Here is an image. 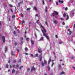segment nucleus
<instances>
[{"instance_id": "1", "label": "nucleus", "mask_w": 75, "mask_h": 75, "mask_svg": "<svg viewBox=\"0 0 75 75\" xmlns=\"http://www.w3.org/2000/svg\"><path fill=\"white\" fill-rule=\"evenodd\" d=\"M41 26L43 28V30H42V31L43 33V35L44 36H45V37L47 38V40H50V38H49V37H48V36H47V35L45 34V33L46 32H47V31H46V30L45 29V28L42 25H41Z\"/></svg>"}, {"instance_id": "2", "label": "nucleus", "mask_w": 75, "mask_h": 75, "mask_svg": "<svg viewBox=\"0 0 75 75\" xmlns=\"http://www.w3.org/2000/svg\"><path fill=\"white\" fill-rule=\"evenodd\" d=\"M71 17H73L74 16V11H71L70 13Z\"/></svg>"}, {"instance_id": "3", "label": "nucleus", "mask_w": 75, "mask_h": 75, "mask_svg": "<svg viewBox=\"0 0 75 75\" xmlns=\"http://www.w3.org/2000/svg\"><path fill=\"white\" fill-rule=\"evenodd\" d=\"M2 39L3 42H5V37L4 36H3L2 37Z\"/></svg>"}, {"instance_id": "4", "label": "nucleus", "mask_w": 75, "mask_h": 75, "mask_svg": "<svg viewBox=\"0 0 75 75\" xmlns=\"http://www.w3.org/2000/svg\"><path fill=\"white\" fill-rule=\"evenodd\" d=\"M35 68H34V66H33L32 68L31 69V71H35Z\"/></svg>"}, {"instance_id": "5", "label": "nucleus", "mask_w": 75, "mask_h": 75, "mask_svg": "<svg viewBox=\"0 0 75 75\" xmlns=\"http://www.w3.org/2000/svg\"><path fill=\"white\" fill-rule=\"evenodd\" d=\"M53 23H54V24H58V21H57L55 20H54V21H53Z\"/></svg>"}, {"instance_id": "6", "label": "nucleus", "mask_w": 75, "mask_h": 75, "mask_svg": "<svg viewBox=\"0 0 75 75\" xmlns=\"http://www.w3.org/2000/svg\"><path fill=\"white\" fill-rule=\"evenodd\" d=\"M54 13H55V14H56V15H57V16H58V12L56 11H54Z\"/></svg>"}, {"instance_id": "7", "label": "nucleus", "mask_w": 75, "mask_h": 75, "mask_svg": "<svg viewBox=\"0 0 75 75\" xmlns=\"http://www.w3.org/2000/svg\"><path fill=\"white\" fill-rule=\"evenodd\" d=\"M39 57L40 58V61H41L42 60V56H40Z\"/></svg>"}, {"instance_id": "8", "label": "nucleus", "mask_w": 75, "mask_h": 75, "mask_svg": "<svg viewBox=\"0 0 75 75\" xmlns=\"http://www.w3.org/2000/svg\"><path fill=\"white\" fill-rule=\"evenodd\" d=\"M30 56L32 58H35V56L33 54H30Z\"/></svg>"}, {"instance_id": "9", "label": "nucleus", "mask_w": 75, "mask_h": 75, "mask_svg": "<svg viewBox=\"0 0 75 75\" xmlns=\"http://www.w3.org/2000/svg\"><path fill=\"white\" fill-rule=\"evenodd\" d=\"M47 9H48V8H47V7L45 6V11L46 13H47Z\"/></svg>"}, {"instance_id": "10", "label": "nucleus", "mask_w": 75, "mask_h": 75, "mask_svg": "<svg viewBox=\"0 0 75 75\" xmlns=\"http://www.w3.org/2000/svg\"><path fill=\"white\" fill-rule=\"evenodd\" d=\"M38 51L39 53H41V52L42 51L41 50L38 49Z\"/></svg>"}, {"instance_id": "11", "label": "nucleus", "mask_w": 75, "mask_h": 75, "mask_svg": "<svg viewBox=\"0 0 75 75\" xmlns=\"http://www.w3.org/2000/svg\"><path fill=\"white\" fill-rule=\"evenodd\" d=\"M11 55H15V52H11Z\"/></svg>"}, {"instance_id": "12", "label": "nucleus", "mask_w": 75, "mask_h": 75, "mask_svg": "<svg viewBox=\"0 0 75 75\" xmlns=\"http://www.w3.org/2000/svg\"><path fill=\"white\" fill-rule=\"evenodd\" d=\"M39 21V20H38V21H37L36 23H38V24H39V25H41H41H42L41 24V23H38V22Z\"/></svg>"}, {"instance_id": "13", "label": "nucleus", "mask_w": 75, "mask_h": 75, "mask_svg": "<svg viewBox=\"0 0 75 75\" xmlns=\"http://www.w3.org/2000/svg\"><path fill=\"white\" fill-rule=\"evenodd\" d=\"M55 15V13H54V12L53 13L52 15H51V17H54V16Z\"/></svg>"}, {"instance_id": "14", "label": "nucleus", "mask_w": 75, "mask_h": 75, "mask_svg": "<svg viewBox=\"0 0 75 75\" xmlns=\"http://www.w3.org/2000/svg\"><path fill=\"white\" fill-rule=\"evenodd\" d=\"M31 44H32L33 45L34 44V41H33V40H31Z\"/></svg>"}, {"instance_id": "15", "label": "nucleus", "mask_w": 75, "mask_h": 75, "mask_svg": "<svg viewBox=\"0 0 75 75\" xmlns=\"http://www.w3.org/2000/svg\"><path fill=\"white\" fill-rule=\"evenodd\" d=\"M34 9H35V11H37L38 10L36 6H35L34 7Z\"/></svg>"}, {"instance_id": "16", "label": "nucleus", "mask_w": 75, "mask_h": 75, "mask_svg": "<svg viewBox=\"0 0 75 75\" xmlns=\"http://www.w3.org/2000/svg\"><path fill=\"white\" fill-rule=\"evenodd\" d=\"M44 63L45 64H47V61H46V60H44Z\"/></svg>"}, {"instance_id": "17", "label": "nucleus", "mask_w": 75, "mask_h": 75, "mask_svg": "<svg viewBox=\"0 0 75 75\" xmlns=\"http://www.w3.org/2000/svg\"><path fill=\"white\" fill-rule=\"evenodd\" d=\"M71 59H74V56H71Z\"/></svg>"}, {"instance_id": "18", "label": "nucleus", "mask_w": 75, "mask_h": 75, "mask_svg": "<svg viewBox=\"0 0 75 75\" xmlns=\"http://www.w3.org/2000/svg\"><path fill=\"white\" fill-rule=\"evenodd\" d=\"M64 74H65V72H62L61 73H60V75H64Z\"/></svg>"}, {"instance_id": "19", "label": "nucleus", "mask_w": 75, "mask_h": 75, "mask_svg": "<svg viewBox=\"0 0 75 75\" xmlns=\"http://www.w3.org/2000/svg\"><path fill=\"white\" fill-rule=\"evenodd\" d=\"M21 4V3L19 2L18 3V7H20V4Z\"/></svg>"}, {"instance_id": "20", "label": "nucleus", "mask_w": 75, "mask_h": 75, "mask_svg": "<svg viewBox=\"0 0 75 75\" xmlns=\"http://www.w3.org/2000/svg\"><path fill=\"white\" fill-rule=\"evenodd\" d=\"M14 72H15V70H14V69H13L12 70V73L13 74L14 73Z\"/></svg>"}, {"instance_id": "21", "label": "nucleus", "mask_w": 75, "mask_h": 75, "mask_svg": "<svg viewBox=\"0 0 75 75\" xmlns=\"http://www.w3.org/2000/svg\"><path fill=\"white\" fill-rule=\"evenodd\" d=\"M50 62H51V58H50L48 62V64H50Z\"/></svg>"}, {"instance_id": "22", "label": "nucleus", "mask_w": 75, "mask_h": 75, "mask_svg": "<svg viewBox=\"0 0 75 75\" xmlns=\"http://www.w3.org/2000/svg\"><path fill=\"white\" fill-rule=\"evenodd\" d=\"M7 47H5V52H6V51H7Z\"/></svg>"}, {"instance_id": "23", "label": "nucleus", "mask_w": 75, "mask_h": 75, "mask_svg": "<svg viewBox=\"0 0 75 75\" xmlns=\"http://www.w3.org/2000/svg\"><path fill=\"white\" fill-rule=\"evenodd\" d=\"M70 2L71 3H73L74 0H70Z\"/></svg>"}, {"instance_id": "24", "label": "nucleus", "mask_w": 75, "mask_h": 75, "mask_svg": "<svg viewBox=\"0 0 75 75\" xmlns=\"http://www.w3.org/2000/svg\"><path fill=\"white\" fill-rule=\"evenodd\" d=\"M59 68L60 69L61 68V66L60 65H59Z\"/></svg>"}, {"instance_id": "25", "label": "nucleus", "mask_w": 75, "mask_h": 75, "mask_svg": "<svg viewBox=\"0 0 75 75\" xmlns=\"http://www.w3.org/2000/svg\"><path fill=\"white\" fill-rule=\"evenodd\" d=\"M42 3H43V4H44H44H45V2L44 1V0H43L42 1Z\"/></svg>"}, {"instance_id": "26", "label": "nucleus", "mask_w": 75, "mask_h": 75, "mask_svg": "<svg viewBox=\"0 0 75 75\" xmlns=\"http://www.w3.org/2000/svg\"><path fill=\"white\" fill-rule=\"evenodd\" d=\"M47 68L49 71H50V67L49 66L47 67Z\"/></svg>"}, {"instance_id": "27", "label": "nucleus", "mask_w": 75, "mask_h": 75, "mask_svg": "<svg viewBox=\"0 0 75 75\" xmlns=\"http://www.w3.org/2000/svg\"><path fill=\"white\" fill-rule=\"evenodd\" d=\"M68 31H69V33L71 34V31H70V29H69L68 30Z\"/></svg>"}, {"instance_id": "28", "label": "nucleus", "mask_w": 75, "mask_h": 75, "mask_svg": "<svg viewBox=\"0 0 75 75\" xmlns=\"http://www.w3.org/2000/svg\"><path fill=\"white\" fill-rule=\"evenodd\" d=\"M69 18V16H68V15L67 16V18H66L67 20H68V19Z\"/></svg>"}, {"instance_id": "29", "label": "nucleus", "mask_w": 75, "mask_h": 75, "mask_svg": "<svg viewBox=\"0 0 75 75\" xmlns=\"http://www.w3.org/2000/svg\"><path fill=\"white\" fill-rule=\"evenodd\" d=\"M43 39H44V38L42 37L41 38H40V40L42 41L43 40Z\"/></svg>"}, {"instance_id": "30", "label": "nucleus", "mask_w": 75, "mask_h": 75, "mask_svg": "<svg viewBox=\"0 0 75 75\" xmlns=\"http://www.w3.org/2000/svg\"><path fill=\"white\" fill-rule=\"evenodd\" d=\"M26 40L27 41H28L29 39V38H26Z\"/></svg>"}, {"instance_id": "31", "label": "nucleus", "mask_w": 75, "mask_h": 75, "mask_svg": "<svg viewBox=\"0 0 75 75\" xmlns=\"http://www.w3.org/2000/svg\"><path fill=\"white\" fill-rule=\"evenodd\" d=\"M15 17H16V16H15V15H14L12 16V18H15Z\"/></svg>"}, {"instance_id": "32", "label": "nucleus", "mask_w": 75, "mask_h": 75, "mask_svg": "<svg viewBox=\"0 0 75 75\" xmlns=\"http://www.w3.org/2000/svg\"><path fill=\"white\" fill-rule=\"evenodd\" d=\"M65 16H66V14L65 13H64L63 14V17H65Z\"/></svg>"}, {"instance_id": "33", "label": "nucleus", "mask_w": 75, "mask_h": 75, "mask_svg": "<svg viewBox=\"0 0 75 75\" xmlns=\"http://www.w3.org/2000/svg\"><path fill=\"white\" fill-rule=\"evenodd\" d=\"M23 23H24V21L23 20V21H22L21 24H23Z\"/></svg>"}, {"instance_id": "34", "label": "nucleus", "mask_w": 75, "mask_h": 75, "mask_svg": "<svg viewBox=\"0 0 75 75\" xmlns=\"http://www.w3.org/2000/svg\"><path fill=\"white\" fill-rule=\"evenodd\" d=\"M60 20H64V18H60Z\"/></svg>"}, {"instance_id": "35", "label": "nucleus", "mask_w": 75, "mask_h": 75, "mask_svg": "<svg viewBox=\"0 0 75 75\" xmlns=\"http://www.w3.org/2000/svg\"><path fill=\"white\" fill-rule=\"evenodd\" d=\"M30 9H31V8H27V10H28V11L30 10Z\"/></svg>"}, {"instance_id": "36", "label": "nucleus", "mask_w": 75, "mask_h": 75, "mask_svg": "<svg viewBox=\"0 0 75 75\" xmlns=\"http://www.w3.org/2000/svg\"><path fill=\"white\" fill-rule=\"evenodd\" d=\"M67 10H68V8L66 7V8H65V10L66 11H67Z\"/></svg>"}, {"instance_id": "37", "label": "nucleus", "mask_w": 75, "mask_h": 75, "mask_svg": "<svg viewBox=\"0 0 75 75\" xmlns=\"http://www.w3.org/2000/svg\"><path fill=\"white\" fill-rule=\"evenodd\" d=\"M56 4L57 5H58V2L57 1L56 2Z\"/></svg>"}, {"instance_id": "38", "label": "nucleus", "mask_w": 75, "mask_h": 75, "mask_svg": "<svg viewBox=\"0 0 75 75\" xmlns=\"http://www.w3.org/2000/svg\"><path fill=\"white\" fill-rule=\"evenodd\" d=\"M45 24H46V25H48V23H47V22L46 21L45 22Z\"/></svg>"}, {"instance_id": "39", "label": "nucleus", "mask_w": 75, "mask_h": 75, "mask_svg": "<svg viewBox=\"0 0 75 75\" xmlns=\"http://www.w3.org/2000/svg\"><path fill=\"white\" fill-rule=\"evenodd\" d=\"M30 70V68H28L27 69V71H29Z\"/></svg>"}, {"instance_id": "40", "label": "nucleus", "mask_w": 75, "mask_h": 75, "mask_svg": "<svg viewBox=\"0 0 75 75\" xmlns=\"http://www.w3.org/2000/svg\"><path fill=\"white\" fill-rule=\"evenodd\" d=\"M23 66H21V67L19 68L20 69H21V68H23Z\"/></svg>"}, {"instance_id": "41", "label": "nucleus", "mask_w": 75, "mask_h": 75, "mask_svg": "<svg viewBox=\"0 0 75 75\" xmlns=\"http://www.w3.org/2000/svg\"><path fill=\"white\" fill-rule=\"evenodd\" d=\"M62 25H65V22H63V23H62Z\"/></svg>"}, {"instance_id": "42", "label": "nucleus", "mask_w": 75, "mask_h": 75, "mask_svg": "<svg viewBox=\"0 0 75 75\" xmlns=\"http://www.w3.org/2000/svg\"><path fill=\"white\" fill-rule=\"evenodd\" d=\"M42 65L43 66H44V64L43 63H42Z\"/></svg>"}, {"instance_id": "43", "label": "nucleus", "mask_w": 75, "mask_h": 75, "mask_svg": "<svg viewBox=\"0 0 75 75\" xmlns=\"http://www.w3.org/2000/svg\"><path fill=\"white\" fill-rule=\"evenodd\" d=\"M8 64H7L6 65V68H8Z\"/></svg>"}, {"instance_id": "44", "label": "nucleus", "mask_w": 75, "mask_h": 75, "mask_svg": "<svg viewBox=\"0 0 75 75\" xmlns=\"http://www.w3.org/2000/svg\"><path fill=\"white\" fill-rule=\"evenodd\" d=\"M35 57H38V54L37 53H36V54H35Z\"/></svg>"}, {"instance_id": "45", "label": "nucleus", "mask_w": 75, "mask_h": 75, "mask_svg": "<svg viewBox=\"0 0 75 75\" xmlns=\"http://www.w3.org/2000/svg\"><path fill=\"white\" fill-rule=\"evenodd\" d=\"M15 45H17V42L15 43Z\"/></svg>"}, {"instance_id": "46", "label": "nucleus", "mask_w": 75, "mask_h": 75, "mask_svg": "<svg viewBox=\"0 0 75 75\" xmlns=\"http://www.w3.org/2000/svg\"><path fill=\"white\" fill-rule=\"evenodd\" d=\"M62 43V42H59V43L60 44H61V43Z\"/></svg>"}, {"instance_id": "47", "label": "nucleus", "mask_w": 75, "mask_h": 75, "mask_svg": "<svg viewBox=\"0 0 75 75\" xmlns=\"http://www.w3.org/2000/svg\"><path fill=\"white\" fill-rule=\"evenodd\" d=\"M13 34H16V31H13Z\"/></svg>"}, {"instance_id": "48", "label": "nucleus", "mask_w": 75, "mask_h": 75, "mask_svg": "<svg viewBox=\"0 0 75 75\" xmlns=\"http://www.w3.org/2000/svg\"><path fill=\"white\" fill-rule=\"evenodd\" d=\"M12 67H13V68H15V67H16V66L15 65H13Z\"/></svg>"}, {"instance_id": "49", "label": "nucleus", "mask_w": 75, "mask_h": 75, "mask_svg": "<svg viewBox=\"0 0 75 75\" xmlns=\"http://www.w3.org/2000/svg\"><path fill=\"white\" fill-rule=\"evenodd\" d=\"M28 50V48L27 47H26L25 48V50Z\"/></svg>"}, {"instance_id": "50", "label": "nucleus", "mask_w": 75, "mask_h": 75, "mask_svg": "<svg viewBox=\"0 0 75 75\" xmlns=\"http://www.w3.org/2000/svg\"><path fill=\"white\" fill-rule=\"evenodd\" d=\"M9 6L10 7H13V6L12 5H11V4H9Z\"/></svg>"}, {"instance_id": "51", "label": "nucleus", "mask_w": 75, "mask_h": 75, "mask_svg": "<svg viewBox=\"0 0 75 75\" xmlns=\"http://www.w3.org/2000/svg\"><path fill=\"white\" fill-rule=\"evenodd\" d=\"M25 55H28V54L27 53H26V52L25 53Z\"/></svg>"}, {"instance_id": "52", "label": "nucleus", "mask_w": 75, "mask_h": 75, "mask_svg": "<svg viewBox=\"0 0 75 75\" xmlns=\"http://www.w3.org/2000/svg\"><path fill=\"white\" fill-rule=\"evenodd\" d=\"M21 59H20L18 61V62H21Z\"/></svg>"}, {"instance_id": "53", "label": "nucleus", "mask_w": 75, "mask_h": 75, "mask_svg": "<svg viewBox=\"0 0 75 75\" xmlns=\"http://www.w3.org/2000/svg\"><path fill=\"white\" fill-rule=\"evenodd\" d=\"M35 16L36 17H37V16H38V14H36V15H35Z\"/></svg>"}, {"instance_id": "54", "label": "nucleus", "mask_w": 75, "mask_h": 75, "mask_svg": "<svg viewBox=\"0 0 75 75\" xmlns=\"http://www.w3.org/2000/svg\"><path fill=\"white\" fill-rule=\"evenodd\" d=\"M35 36L36 37V38H37V35H36V34H35Z\"/></svg>"}, {"instance_id": "55", "label": "nucleus", "mask_w": 75, "mask_h": 75, "mask_svg": "<svg viewBox=\"0 0 75 75\" xmlns=\"http://www.w3.org/2000/svg\"><path fill=\"white\" fill-rule=\"evenodd\" d=\"M61 3L62 4L63 3H64V1H61Z\"/></svg>"}, {"instance_id": "56", "label": "nucleus", "mask_w": 75, "mask_h": 75, "mask_svg": "<svg viewBox=\"0 0 75 75\" xmlns=\"http://www.w3.org/2000/svg\"><path fill=\"white\" fill-rule=\"evenodd\" d=\"M16 62V61H15V60H14V61H13V63H15V62Z\"/></svg>"}, {"instance_id": "57", "label": "nucleus", "mask_w": 75, "mask_h": 75, "mask_svg": "<svg viewBox=\"0 0 75 75\" xmlns=\"http://www.w3.org/2000/svg\"><path fill=\"white\" fill-rule=\"evenodd\" d=\"M54 63L53 62L52 63V67H53V65H54Z\"/></svg>"}, {"instance_id": "58", "label": "nucleus", "mask_w": 75, "mask_h": 75, "mask_svg": "<svg viewBox=\"0 0 75 75\" xmlns=\"http://www.w3.org/2000/svg\"><path fill=\"white\" fill-rule=\"evenodd\" d=\"M59 3H61V1L60 0H59Z\"/></svg>"}, {"instance_id": "59", "label": "nucleus", "mask_w": 75, "mask_h": 75, "mask_svg": "<svg viewBox=\"0 0 75 75\" xmlns=\"http://www.w3.org/2000/svg\"><path fill=\"white\" fill-rule=\"evenodd\" d=\"M10 10H11V11L12 12V13H13V10H12V9H11Z\"/></svg>"}, {"instance_id": "60", "label": "nucleus", "mask_w": 75, "mask_h": 75, "mask_svg": "<svg viewBox=\"0 0 75 75\" xmlns=\"http://www.w3.org/2000/svg\"><path fill=\"white\" fill-rule=\"evenodd\" d=\"M23 42L22 41L21 42V45H22V44H23Z\"/></svg>"}, {"instance_id": "61", "label": "nucleus", "mask_w": 75, "mask_h": 75, "mask_svg": "<svg viewBox=\"0 0 75 75\" xmlns=\"http://www.w3.org/2000/svg\"><path fill=\"white\" fill-rule=\"evenodd\" d=\"M23 3V1H21L20 2V3L21 4V3Z\"/></svg>"}, {"instance_id": "62", "label": "nucleus", "mask_w": 75, "mask_h": 75, "mask_svg": "<svg viewBox=\"0 0 75 75\" xmlns=\"http://www.w3.org/2000/svg\"><path fill=\"white\" fill-rule=\"evenodd\" d=\"M8 63H10V60H9L8 61Z\"/></svg>"}, {"instance_id": "63", "label": "nucleus", "mask_w": 75, "mask_h": 75, "mask_svg": "<svg viewBox=\"0 0 75 75\" xmlns=\"http://www.w3.org/2000/svg\"><path fill=\"white\" fill-rule=\"evenodd\" d=\"M23 38H21V40H23Z\"/></svg>"}, {"instance_id": "64", "label": "nucleus", "mask_w": 75, "mask_h": 75, "mask_svg": "<svg viewBox=\"0 0 75 75\" xmlns=\"http://www.w3.org/2000/svg\"><path fill=\"white\" fill-rule=\"evenodd\" d=\"M74 28H75V24H74Z\"/></svg>"}]
</instances>
